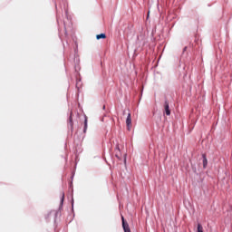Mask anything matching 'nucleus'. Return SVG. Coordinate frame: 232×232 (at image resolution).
Returning <instances> with one entry per match:
<instances>
[{"label": "nucleus", "instance_id": "obj_1", "mask_svg": "<svg viewBox=\"0 0 232 232\" xmlns=\"http://www.w3.org/2000/svg\"><path fill=\"white\" fill-rule=\"evenodd\" d=\"M121 220H122V227L125 232H131L130 226L127 222H125L124 217L121 216Z\"/></svg>", "mask_w": 232, "mask_h": 232}, {"label": "nucleus", "instance_id": "obj_2", "mask_svg": "<svg viewBox=\"0 0 232 232\" xmlns=\"http://www.w3.org/2000/svg\"><path fill=\"white\" fill-rule=\"evenodd\" d=\"M126 126H127L128 130H131V129H132V119H131V117H127Z\"/></svg>", "mask_w": 232, "mask_h": 232}, {"label": "nucleus", "instance_id": "obj_3", "mask_svg": "<svg viewBox=\"0 0 232 232\" xmlns=\"http://www.w3.org/2000/svg\"><path fill=\"white\" fill-rule=\"evenodd\" d=\"M164 108H165V112L168 116L170 115V111H169V104L168 102H165V104H164Z\"/></svg>", "mask_w": 232, "mask_h": 232}, {"label": "nucleus", "instance_id": "obj_4", "mask_svg": "<svg viewBox=\"0 0 232 232\" xmlns=\"http://www.w3.org/2000/svg\"><path fill=\"white\" fill-rule=\"evenodd\" d=\"M202 157H203V168H204V169H207V167H208V159H207V156H206V154H203Z\"/></svg>", "mask_w": 232, "mask_h": 232}, {"label": "nucleus", "instance_id": "obj_5", "mask_svg": "<svg viewBox=\"0 0 232 232\" xmlns=\"http://www.w3.org/2000/svg\"><path fill=\"white\" fill-rule=\"evenodd\" d=\"M106 38V34H97L96 35V39L100 40V39H105Z\"/></svg>", "mask_w": 232, "mask_h": 232}, {"label": "nucleus", "instance_id": "obj_6", "mask_svg": "<svg viewBox=\"0 0 232 232\" xmlns=\"http://www.w3.org/2000/svg\"><path fill=\"white\" fill-rule=\"evenodd\" d=\"M87 129H88V119L85 118V120H84V129H83V132H86Z\"/></svg>", "mask_w": 232, "mask_h": 232}, {"label": "nucleus", "instance_id": "obj_7", "mask_svg": "<svg viewBox=\"0 0 232 232\" xmlns=\"http://www.w3.org/2000/svg\"><path fill=\"white\" fill-rule=\"evenodd\" d=\"M198 232H204L203 227L200 224H198Z\"/></svg>", "mask_w": 232, "mask_h": 232}, {"label": "nucleus", "instance_id": "obj_8", "mask_svg": "<svg viewBox=\"0 0 232 232\" xmlns=\"http://www.w3.org/2000/svg\"><path fill=\"white\" fill-rule=\"evenodd\" d=\"M64 198H65V194L63 192V193H62L61 205H63V204Z\"/></svg>", "mask_w": 232, "mask_h": 232}, {"label": "nucleus", "instance_id": "obj_9", "mask_svg": "<svg viewBox=\"0 0 232 232\" xmlns=\"http://www.w3.org/2000/svg\"><path fill=\"white\" fill-rule=\"evenodd\" d=\"M69 121L72 123V118H69Z\"/></svg>", "mask_w": 232, "mask_h": 232}, {"label": "nucleus", "instance_id": "obj_10", "mask_svg": "<svg viewBox=\"0 0 232 232\" xmlns=\"http://www.w3.org/2000/svg\"><path fill=\"white\" fill-rule=\"evenodd\" d=\"M131 116V114L130 113H128V117H130Z\"/></svg>", "mask_w": 232, "mask_h": 232}]
</instances>
